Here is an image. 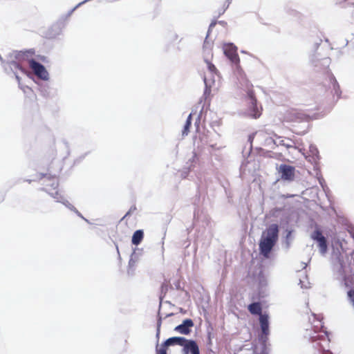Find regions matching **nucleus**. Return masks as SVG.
Returning <instances> with one entry per match:
<instances>
[{"instance_id":"1a4fd4ad","label":"nucleus","mask_w":354,"mask_h":354,"mask_svg":"<svg viewBox=\"0 0 354 354\" xmlns=\"http://www.w3.org/2000/svg\"><path fill=\"white\" fill-rule=\"evenodd\" d=\"M279 171L283 180H292L295 177V167L288 165H281Z\"/></svg>"},{"instance_id":"412c9836","label":"nucleus","mask_w":354,"mask_h":354,"mask_svg":"<svg viewBox=\"0 0 354 354\" xmlns=\"http://www.w3.org/2000/svg\"><path fill=\"white\" fill-rule=\"evenodd\" d=\"M156 354H167L164 351H157Z\"/></svg>"},{"instance_id":"f257e3e1","label":"nucleus","mask_w":354,"mask_h":354,"mask_svg":"<svg viewBox=\"0 0 354 354\" xmlns=\"http://www.w3.org/2000/svg\"><path fill=\"white\" fill-rule=\"evenodd\" d=\"M278 225L272 224L263 233L259 243L260 253L268 259L270 253L278 239Z\"/></svg>"},{"instance_id":"dca6fc26","label":"nucleus","mask_w":354,"mask_h":354,"mask_svg":"<svg viewBox=\"0 0 354 354\" xmlns=\"http://www.w3.org/2000/svg\"><path fill=\"white\" fill-rule=\"evenodd\" d=\"M329 78H330V82L333 84V88L335 91V93L337 95H339V86L336 79L332 74L330 75Z\"/></svg>"},{"instance_id":"7ed1b4c3","label":"nucleus","mask_w":354,"mask_h":354,"mask_svg":"<svg viewBox=\"0 0 354 354\" xmlns=\"http://www.w3.org/2000/svg\"><path fill=\"white\" fill-rule=\"evenodd\" d=\"M43 177L45 178L43 183L44 185L43 190L57 201L62 200L63 197L58 189L59 182L57 177L53 176L46 178V175H43Z\"/></svg>"},{"instance_id":"f3484780","label":"nucleus","mask_w":354,"mask_h":354,"mask_svg":"<svg viewBox=\"0 0 354 354\" xmlns=\"http://www.w3.org/2000/svg\"><path fill=\"white\" fill-rule=\"evenodd\" d=\"M266 135V133L265 131H257V132L252 133V135H250L248 140H249L250 142L252 144L255 136L264 138Z\"/></svg>"},{"instance_id":"2eb2a0df","label":"nucleus","mask_w":354,"mask_h":354,"mask_svg":"<svg viewBox=\"0 0 354 354\" xmlns=\"http://www.w3.org/2000/svg\"><path fill=\"white\" fill-rule=\"evenodd\" d=\"M192 114L190 113L189 116L187 118L185 124L184 126L183 130V135H187L189 132V129L192 126Z\"/></svg>"},{"instance_id":"5701e85b","label":"nucleus","mask_w":354,"mask_h":354,"mask_svg":"<svg viewBox=\"0 0 354 354\" xmlns=\"http://www.w3.org/2000/svg\"><path fill=\"white\" fill-rule=\"evenodd\" d=\"M323 354H332V353L329 351H326Z\"/></svg>"},{"instance_id":"4468645a","label":"nucleus","mask_w":354,"mask_h":354,"mask_svg":"<svg viewBox=\"0 0 354 354\" xmlns=\"http://www.w3.org/2000/svg\"><path fill=\"white\" fill-rule=\"evenodd\" d=\"M143 237H144L143 231L141 230H136L133 233V236H132V239H131L132 243L136 245H139L141 243V241H142Z\"/></svg>"},{"instance_id":"39448f33","label":"nucleus","mask_w":354,"mask_h":354,"mask_svg":"<svg viewBox=\"0 0 354 354\" xmlns=\"http://www.w3.org/2000/svg\"><path fill=\"white\" fill-rule=\"evenodd\" d=\"M311 238L318 243V247L320 252L322 254H324L327 251L328 246L326 239L323 236L322 231L317 229L312 233Z\"/></svg>"},{"instance_id":"f03ea898","label":"nucleus","mask_w":354,"mask_h":354,"mask_svg":"<svg viewBox=\"0 0 354 354\" xmlns=\"http://www.w3.org/2000/svg\"><path fill=\"white\" fill-rule=\"evenodd\" d=\"M33 55L34 51L32 50L19 51L17 54L16 58L19 61L27 60L30 68L32 70L35 75L41 80H47L48 79V73L42 64L32 58Z\"/></svg>"},{"instance_id":"f8f14e48","label":"nucleus","mask_w":354,"mask_h":354,"mask_svg":"<svg viewBox=\"0 0 354 354\" xmlns=\"http://www.w3.org/2000/svg\"><path fill=\"white\" fill-rule=\"evenodd\" d=\"M259 322L262 333L265 336H268L269 335L268 315L266 314L261 315V317H259Z\"/></svg>"},{"instance_id":"0eeeda50","label":"nucleus","mask_w":354,"mask_h":354,"mask_svg":"<svg viewBox=\"0 0 354 354\" xmlns=\"http://www.w3.org/2000/svg\"><path fill=\"white\" fill-rule=\"evenodd\" d=\"M224 53L225 56L234 64L238 65L240 62V58L237 53L236 48L232 44H227L224 47Z\"/></svg>"},{"instance_id":"9d476101","label":"nucleus","mask_w":354,"mask_h":354,"mask_svg":"<svg viewBox=\"0 0 354 354\" xmlns=\"http://www.w3.org/2000/svg\"><path fill=\"white\" fill-rule=\"evenodd\" d=\"M182 346L185 354H200L198 346L194 340L186 339V342Z\"/></svg>"},{"instance_id":"20e7f679","label":"nucleus","mask_w":354,"mask_h":354,"mask_svg":"<svg viewBox=\"0 0 354 354\" xmlns=\"http://www.w3.org/2000/svg\"><path fill=\"white\" fill-rule=\"evenodd\" d=\"M309 116L303 111L297 109H288L283 114V121L286 122H303L309 120Z\"/></svg>"},{"instance_id":"4be33fe9","label":"nucleus","mask_w":354,"mask_h":354,"mask_svg":"<svg viewBox=\"0 0 354 354\" xmlns=\"http://www.w3.org/2000/svg\"><path fill=\"white\" fill-rule=\"evenodd\" d=\"M156 354H167L164 351H157Z\"/></svg>"},{"instance_id":"aec40b11","label":"nucleus","mask_w":354,"mask_h":354,"mask_svg":"<svg viewBox=\"0 0 354 354\" xmlns=\"http://www.w3.org/2000/svg\"><path fill=\"white\" fill-rule=\"evenodd\" d=\"M216 24V23L215 21H213V22H212V23L210 24L209 27V30H208V33H209V32L211 31L212 28H214V27L215 26ZM207 35H209V34H207ZM207 36H208V35H207Z\"/></svg>"},{"instance_id":"6e6552de","label":"nucleus","mask_w":354,"mask_h":354,"mask_svg":"<svg viewBox=\"0 0 354 354\" xmlns=\"http://www.w3.org/2000/svg\"><path fill=\"white\" fill-rule=\"evenodd\" d=\"M247 95L252 106L250 115L254 118H258L261 115V113L257 106V99L255 97L254 91L252 89H249Z\"/></svg>"},{"instance_id":"a211bd4d","label":"nucleus","mask_w":354,"mask_h":354,"mask_svg":"<svg viewBox=\"0 0 354 354\" xmlns=\"http://www.w3.org/2000/svg\"><path fill=\"white\" fill-rule=\"evenodd\" d=\"M206 62H207V68H208L209 71L212 73H216V68L215 67V66L209 62L207 61Z\"/></svg>"},{"instance_id":"6ab92c4d","label":"nucleus","mask_w":354,"mask_h":354,"mask_svg":"<svg viewBox=\"0 0 354 354\" xmlns=\"http://www.w3.org/2000/svg\"><path fill=\"white\" fill-rule=\"evenodd\" d=\"M136 210V207L135 205L132 206L121 220H124L126 217H127L129 215H130L132 212H135Z\"/></svg>"},{"instance_id":"9b49d317","label":"nucleus","mask_w":354,"mask_h":354,"mask_svg":"<svg viewBox=\"0 0 354 354\" xmlns=\"http://www.w3.org/2000/svg\"><path fill=\"white\" fill-rule=\"evenodd\" d=\"M193 326V321L191 319H187L183 321V324L177 326L174 330L181 334L188 335L191 332L190 328Z\"/></svg>"},{"instance_id":"ddd939ff","label":"nucleus","mask_w":354,"mask_h":354,"mask_svg":"<svg viewBox=\"0 0 354 354\" xmlns=\"http://www.w3.org/2000/svg\"><path fill=\"white\" fill-rule=\"evenodd\" d=\"M248 309L252 315H259V317L261 315H263L262 314V306L260 302H254L250 304L248 306Z\"/></svg>"},{"instance_id":"b1692460","label":"nucleus","mask_w":354,"mask_h":354,"mask_svg":"<svg viewBox=\"0 0 354 354\" xmlns=\"http://www.w3.org/2000/svg\"><path fill=\"white\" fill-rule=\"evenodd\" d=\"M283 145H284V144H283ZM285 146H286V147H290V145H285Z\"/></svg>"},{"instance_id":"423d86ee","label":"nucleus","mask_w":354,"mask_h":354,"mask_svg":"<svg viewBox=\"0 0 354 354\" xmlns=\"http://www.w3.org/2000/svg\"><path fill=\"white\" fill-rule=\"evenodd\" d=\"M186 342V339L182 337H173L167 339L164 343L160 345L158 348V344L156 346L157 351H164L167 353V347L171 345H179L183 346Z\"/></svg>"}]
</instances>
